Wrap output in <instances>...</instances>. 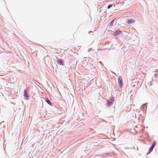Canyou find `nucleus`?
<instances>
[{
  "mask_svg": "<svg viewBox=\"0 0 158 158\" xmlns=\"http://www.w3.org/2000/svg\"><path fill=\"white\" fill-rule=\"evenodd\" d=\"M135 22V20L133 19H128L126 23L127 24H130L132 23Z\"/></svg>",
  "mask_w": 158,
  "mask_h": 158,
  "instance_id": "nucleus-5",
  "label": "nucleus"
},
{
  "mask_svg": "<svg viewBox=\"0 0 158 158\" xmlns=\"http://www.w3.org/2000/svg\"><path fill=\"white\" fill-rule=\"evenodd\" d=\"M156 144V141L154 142L152 144L151 146L150 149H149V153H150V152H151L152 151L153 149L154 148V147Z\"/></svg>",
  "mask_w": 158,
  "mask_h": 158,
  "instance_id": "nucleus-3",
  "label": "nucleus"
},
{
  "mask_svg": "<svg viewBox=\"0 0 158 158\" xmlns=\"http://www.w3.org/2000/svg\"><path fill=\"white\" fill-rule=\"evenodd\" d=\"M114 20H112L111 21L110 23L108 24V26L110 27H111L113 25V21Z\"/></svg>",
  "mask_w": 158,
  "mask_h": 158,
  "instance_id": "nucleus-6",
  "label": "nucleus"
},
{
  "mask_svg": "<svg viewBox=\"0 0 158 158\" xmlns=\"http://www.w3.org/2000/svg\"><path fill=\"white\" fill-rule=\"evenodd\" d=\"M114 100V97L111 98L108 101V104H110V105H108V106L112 104Z\"/></svg>",
  "mask_w": 158,
  "mask_h": 158,
  "instance_id": "nucleus-2",
  "label": "nucleus"
},
{
  "mask_svg": "<svg viewBox=\"0 0 158 158\" xmlns=\"http://www.w3.org/2000/svg\"><path fill=\"white\" fill-rule=\"evenodd\" d=\"M57 63L60 65H64V61L61 59H59L57 61Z\"/></svg>",
  "mask_w": 158,
  "mask_h": 158,
  "instance_id": "nucleus-4",
  "label": "nucleus"
},
{
  "mask_svg": "<svg viewBox=\"0 0 158 158\" xmlns=\"http://www.w3.org/2000/svg\"><path fill=\"white\" fill-rule=\"evenodd\" d=\"M46 101L48 104L50 105L51 104V102H50V100L49 99H47L46 100Z\"/></svg>",
  "mask_w": 158,
  "mask_h": 158,
  "instance_id": "nucleus-8",
  "label": "nucleus"
},
{
  "mask_svg": "<svg viewBox=\"0 0 158 158\" xmlns=\"http://www.w3.org/2000/svg\"><path fill=\"white\" fill-rule=\"evenodd\" d=\"M118 83L119 85L121 88H122L123 85V79L122 76H120L118 79Z\"/></svg>",
  "mask_w": 158,
  "mask_h": 158,
  "instance_id": "nucleus-1",
  "label": "nucleus"
},
{
  "mask_svg": "<svg viewBox=\"0 0 158 158\" xmlns=\"http://www.w3.org/2000/svg\"><path fill=\"white\" fill-rule=\"evenodd\" d=\"M24 95L25 97H26L27 98L28 97L27 94V91L26 90H24Z\"/></svg>",
  "mask_w": 158,
  "mask_h": 158,
  "instance_id": "nucleus-7",
  "label": "nucleus"
},
{
  "mask_svg": "<svg viewBox=\"0 0 158 158\" xmlns=\"http://www.w3.org/2000/svg\"><path fill=\"white\" fill-rule=\"evenodd\" d=\"M122 32V31H115V33L116 35H118L119 34H120Z\"/></svg>",
  "mask_w": 158,
  "mask_h": 158,
  "instance_id": "nucleus-9",
  "label": "nucleus"
},
{
  "mask_svg": "<svg viewBox=\"0 0 158 158\" xmlns=\"http://www.w3.org/2000/svg\"><path fill=\"white\" fill-rule=\"evenodd\" d=\"M112 5H109L108 6V9H109L112 6Z\"/></svg>",
  "mask_w": 158,
  "mask_h": 158,
  "instance_id": "nucleus-10",
  "label": "nucleus"
}]
</instances>
